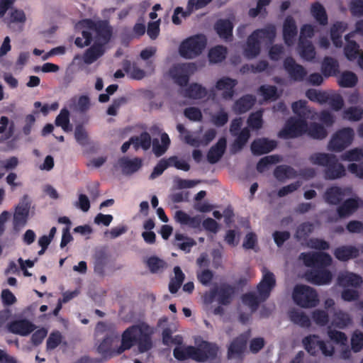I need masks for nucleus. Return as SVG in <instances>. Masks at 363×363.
<instances>
[{
	"instance_id": "obj_39",
	"label": "nucleus",
	"mask_w": 363,
	"mask_h": 363,
	"mask_svg": "<svg viewBox=\"0 0 363 363\" xmlns=\"http://www.w3.org/2000/svg\"><path fill=\"white\" fill-rule=\"evenodd\" d=\"M108 255L105 250H100L96 251L94 255V272L103 276L105 272V267L108 263Z\"/></svg>"
},
{
	"instance_id": "obj_52",
	"label": "nucleus",
	"mask_w": 363,
	"mask_h": 363,
	"mask_svg": "<svg viewBox=\"0 0 363 363\" xmlns=\"http://www.w3.org/2000/svg\"><path fill=\"white\" fill-rule=\"evenodd\" d=\"M352 322L350 315L342 311H337L334 313L333 324L339 328H344Z\"/></svg>"
},
{
	"instance_id": "obj_20",
	"label": "nucleus",
	"mask_w": 363,
	"mask_h": 363,
	"mask_svg": "<svg viewBox=\"0 0 363 363\" xmlns=\"http://www.w3.org/2000/svg\"><path fill=\"white\" fill-rule=\"evenodd\" d=\"M118 164L120 165L123 174L130 175L136 172L141 168L143 161L139 157L129 159L128 157H123L118 160Z\"/></svg>"
},
{
	"instance_id": "obj_59",
	"label": "nucleus",
	"mask_w": 363,
	"mask_h": 363,
	"mask_svg": "<svg viewBox=\"0 0 363 363\" xmlns=\"http://www.w3.org/2000/svg\"><path fill=\"white\" fill-rule=\"evenodd\" d=\"M342 160L350 162H359L363 159V150L360 148L355 147L346 151L341 156Z\"/></svg>"
},
{
	"instance_id": "obj_15",
	"label": "nucleus",
	"mask_w": 363,
	"mask_h": 363,
	"mask_svg": "<svg viewBox=\"0 0 363 363\" xmlns=\"http://www.w3.org/2000/svg\"><path fill=\"white\" fill-rule=\"evenodd\" d=\"M306 279L316 285H325L331 282L333 274L325 268L314 269L306 273Z\"/></svg>"
},
{
	"instance_id": "obj_36",
	"label": "nucleus",
	"mask_w": 363,
	"mask_h": 363,
	"mask_svg": "<svg viewBox=\"0 0 363 363\" xmlns=\"http://www.w3.org/2000/svg\"><path fill=\"white\" fill-rule=\"evenodd\" d=\"M252 33L266 43H272L276 38L277 30L273 24H267L264 28L255 30Z\"/></svg>"
},
{
	"instance_id": "obj_58",
	"label": "nucleus",
	"mask_w": 363,
	"mask_h": 363,
	"mask_svg": "<svg viewBox=\"0 0 363 363\" xmlns=\"http://www.w3.org/2000/svg\"><path fill=\"white\" fill-rule=\"evenodd\" d=\"M306 96L309 100L320 104L327 103L328 100V94L327 92L317 91L313 89H308L306 92Z\"/></svg>"
},
{
	"instance_id": "obj_31",
	"label": "nucleus",
	"mask_w": 363,
	"mask_h": 363,
	"mask_svg": "<svg viewBox=\"0 0 363 363\" xmlns=\"http://www.w3.org/2000/svg\"><path fill=\"white\" fill-rule=\"evenodd\" d=\"M215 289H216L218 302L223 306L230 304L235 293L234 287L228 284H223Z\"/></svg>"
},
{
	"instance_id": "obj_27",
	"label": "nucleus",
	"mask_w": 363,
	"mask_h": 363,
	"mask_svg": "<svg viewBox=\"0 0 363 363\" xmlns=\"http://www.w3.org/2000/svg\"><path fill=\"white\" fill-rule=\"evenodd\" d=\"M226 148V139L220 138L218 141L212 146L207 153V160L211 164H215L220 160Z\"/></svg>"
},
{
	"instance_id": "obj_25",
	"label": "nucleus",
	"mask_w": 363,
	"mask_h": 363,
	"mask_svg": "<svg viewBox=\"0 0 363 363\" xmlns=\"http://www.w3.org/2000/svg\"><path fill=\"white\" fill-rule=\"evenodd\" d=\"M345 189L333 186L328 188L324 194V199L326 203L331 205H339L345 196Z\"/></svg>"
},
{
	"instance_id": "obj_45",
	"label": "nucleus",
	"mask_w": 363,
	"mask_h": 363,
	"mask_svg": "<svg viewBox=\"0 0 363 363\" xmlns=\"http://www.w3.org/2000/svg\"><path fill=\"white\" fill-rule=\"evenodd\" d=\"M357 82L358 78L355 73L351 71H345L338 79V85L344 88H352L357 85Z\"/></svg>"
},
{
	"instance_id": "obj_24",
	"label": "nucleus",
	"mask_w": 363,
	"mask_h": 363,
	"mask_svg": "<svg viewBox=\"0 0 363 363\" xmlns=\"http://www.w3.org/2000/svg\"><path fill=\"white\" fill-rule=\"evenodd\" d=\"M256 102V98L252 94H245L235 101L233 110L237 114H242L250 110Z\"/></svg>"
},
{
	"instance_id": "obj_37",
	"label": "nucleus",
	"mask_w": 363,
	"mask_h": 363,
	"mask_svg": "<svg viewBox=\"0 0 363 363\" xmlns=\"http://www.w3.org/2000/svg\"><path fill=\"white\" fill-rule=\"evenodd\" d=\"M298 49L301 57L308 62L313 61L315 57V50L313 43L307 39H299Z\"/></svg>"
},
{
	"instance_id": "obj_34",
	"label": "nucleus",
	"mask_w": 363,
	"mask_h": 363,
	"mask_svg": "<svg viewBox=\"0 0 363 363\" xmlns=\"http://www.w3.org/2000/svg\"><path fill=\"white\" fill-rule=\"evenodd\" d=\"M337 282L340 286L344 287H359L362 283V278L359 274L352 272H345L338 276Z\"/></svg>"
},
{
	"instance_id": "obj_57",
	"label": "nucleus",
	"mask_w": 363,
	"mask_h": 363,
	"mask_svg": "<svg viewBox=\"0 0 363 363\" xmlns=\"http://www.w3.org/2000/svg\"><path fill=\"white\" fill-rule=\"evenodd\" d=\"M242 301L245 305L248 306L251 308L252 312L255 311L259 303L264 301L261 300L259 294L257 296L255 294L252 292L243 294L242 296Z\"/></svg>"
},
{
	"instance_id": "obj_4",
	"label": "nucleus",
	"mask_w": 363,
	"mask_h": 363,
	"mask_svg": "<svg viewBox=\"0 0 363 363\" xmlns=\"http://www.w3.org/2000/svg\"><path fill=\"white\" fill-rule=\"evenodd\" d=\"M161 144L157 138L151 140L150 135L147 132H142L139 136H132L131 141L134 142V149L138 150L141 147L144 150H147L152 145V152L156 157H159L163 155L168 150L170 145V139L166 133L161 134Z\"/></svg>"
},
{
	"instance_id": "obj_43",
	"label": "nucleus",
	"mask_w": 363,
	"mask_h": 363,
	"mask_svg": "<svg viewBox=\"0 0 363 363\" xmlns=\"http://www.w3.org/2000/svg\"><path fill=\"white\" fill-rule=\"evenodd\" d=\"M293 112L301 118L308 119L313 117V111L307 106V101L299 100L291 105Z\"/></svg>"
},
{
	"instance_id": "obj_63",
	"label": "nucleus",
	"mask_w": 363,
	"mask_h": 363,
	"mask_svg": "<svg viewBox=\"0 0 363 363\" xmlns=\"http://www.w3.org/2000/svg\"><path fill=\"white\" fill-rule=\"evenodd\" d=\"M312 318L313 321L320 326H325L329 322V316L328 313L324 310L317 309L312 313Z\"/></svg>"
},
{
	"instance_id": "obj_16",
	"label": "nucleus",
	"mask_w": 363,
	"mask_h": 363,
	"mask_svg": "<svg viewBox=\"0 0 363 363\" xmlns=\"http://www.w3.org/2000/svg\"><path fill=\"white\" fill-rule=\"evenodd\" d=\"M8 330L13 334L27 336L35 329V325L27 319L16 320L7 325Z\"/></svg>"
},
{
	"instance_id": "obj_28",
	"label": "nucleus",
	"mask_w": 363,
	"mask_h": 363,
	"mask_svg": "<svg viewBox=\"0 0 363 363\" xmlns=\"http://www.w3.org/2000/svg\"><path fill=\"white\" fill-rule=\"evenodd\" d=\"M214 28L221 38L226 41H230L232 40L233 25L230 20H218L215 23Z\"/></svg>"
},
{
	"instance_id": "obj_64",
	"label": "nucleus",
	"mask_w": 363,
	"mask_h": 363,
	"mask_svg": "<svg viewBox=\"0 0 363 363\" xmlns=\"http://www.w3.org/2000/svg\"><path fill=\"white\" fill-rule=\"evenodd\" d=\"M352 350L354 352H359L363 348V333L355 331L351 338Z\"/></svg>"
},
{
	"instance_id": "obj_35",
	"label": "nucleus",
	"mask_w": 363,
	"mask_h": 363,
	"mask_svg": "<svg viewBox=\"0 0 363 363\" xmlns=\"http://www.w3.org/2000/svg\"><path fill=\"white\" fill-rule=\"evenodd\" d=\"M339 63L332 57H325L321 64V72L328 78L336 76L339 73Z\"/></svg>"
},
{
	"instance_id": "obj_42",
	"label": "nucleus",
	"mask_w": 363,
	"mask_h": 363,
	"mask_svg": "<svg viewBox=\"0 0 363 363\" xmlns=\"http://www.w3.org/2000/svg\"><path fill=\"white\" fill-rule=\"evenodd\" d=\"M196 347L187 346L185 347H176L173 350L174 357L179 361H184L187 359H192L196 361Z\"/></svg>"
},
{
	"instance_id": "obj_9",
	"label": "nucleus",
	"mask_w": 363,
	"mask_h": 363,
	"mask_svg": "<svg viewBox=\"0 0 363 363\" xmlns=\"http://www.w3.org/2000/svg\"><path fill=\"white\" fill-rule=\"evenodd\" d=\"M354 137L353 128H342L333 134L328 143V149L334 152H341L352 144Z\"/></svg>"
},
{
	"instance_id": "obj_21",
	"label": "nucleus",
	"mask_w": 363,
	"mask_h": 363,
	"mask_svg": "<svg viewBox=\"0 0 363 363\" xmlns=\"http://www.w3.org/2000/svg\"><path fill=\"white\" fill-rule=\"evenodd\" d=\"M105 48L103 43L95 42L84 53L83 61L86 65H91L104 55Z\"/></svg>"
},
{
	"instance_id": "obj_44",
	"label": "nucleus",
	"mask_w": 363,
	"mask_h": 363,
	"mask_svg": "<svg viewBox=\"0 0 363 363\" xmlns=\"http://www.w3.org/2000/svg\"><path fill=\"white\" fill-rule=\"evenodd\" d=\"M352 35V33H349L345 35V38L347 41V44L344 48V53L345 57L350 61H353L357 59L359 52V45L354 40H350V38Z\"/></svg>"
},
{
	"instance_id": "obj_48",
	"label": "nucleus",
	"mask_w": 363,
	"mask_h": 363,
	"mask_svg": "<svg viewBox=\"0 0 363 363\" xmlns=\"http://www.w3.org/2000/svg\"><path fill=\"white\" fill-rule=\"evenodd\" d=\"M311 13L320 25L325 26L328 23V18L325 9L319 2L312 4Z\"/></svg>"
},
{
	"instance_id": "obj_55",
	"label": "nucleus",
	"mask_w": 363,
	"mask_h": 363,
	"mask_svg": "<svg viewBox=\"0 0 363 363\" xmlns=\"http://www.w3.org/2000/svg\"><path fill=\"white\" fill-rule=\"evenodd\" d=\"M333 262L331 256L326 252H315V259H314V267L317 269L325 268L330 265H331Z\"/></svg>"
},
{
	"instance_id": "obj_11",
	"label": "nucleus",
	"mask_w": 363,
	"mask_h": 363,
	"mask_svg": "<svg viewBox=\"0 0 363 363\" xmlns=\"http://www.w3.org/2000/svg\"><path fill=\"white\" fill-rule=\"evenodd\" d=\"M30 208V201L28 195H24L21 199L19 203L16 207L13 215V228L15 230L23 227L29 215Z\"/></svg>"
},
{
	"instance_id": "obj_8",
	"label": "nucleus",
	"mask_w": 363,
	"mask_h": 363,
	"mask_svg": "<svg viewBox=\"0 0 363 363\" xmlns=\"http://www.w3.org/2000/svg\"><path fill=\"white\" fill-rule=\"evenodd\" d=\"M302 343L305 350L312 356L317 355L319 350L325 357L333 356L335 352L334 347L320 340L318 335L313 334L305 337L302 340Z\"/></svg>"
},
{
	"instance_id": "obj_32",
	"label": "nucleus",
	"mask_w": 363,
	"mask_h": 363,
	"mask_svg": "<svg viewBox=\"0 0 363 363\" xmlns=\"http://www.w3.org/2000/svg\"><path fill=\"white\" fill-rule=\"evenodd\" d=\"M347 23L343 21H337L330 28V38L336 48L342 45V35L347 30Z\"/></svg>"
},
{
	"instance_id": "obj_6",
	"label": "nucleus",
	"mask_w": 363,
	"mask_h": 363,
	"mask_svg": "<svg viewBox=\"0 0 363 363\" xmlns=\"http://www.w3.org/2000/svg\"><path fill=\"white\" fill-rule=\"evenodd\" d=\"M292 298L294 303L305 308L315 307L319 303L317 291L312 287L303 284L294 286Z\"/></svg>"
},
{
	"instance_id": "obj_53",
	"label": "nucleus",
	"mask_w": 363,
	"mask_h": 363,
	"mask_svg": "<svg viewBox=\"0 0 363 363\" xmlns=\"http://www.w3.org/2000/svg\"><path fill=\"white\" fill-rule=\"evenodd\" d=\"M274 175L277 179L282 180L286 178L295 177L296 176V172L290 166L279 165L275 168Z\"/></svg>"
},
{
	"instance_id": "obj_14",
	"label": "nucleus",
	"mask_w": 363,
	"mask_h": 363,
	"mask_svg": "<svg viewBox=\"0 0 363 363\" xmlns=\"http://www.w3.org/2000/svg\"><path fill=\"white\" fill-rule=\"evenodd\" d=\"M196 352V361L199 362H204L207 360H212L216 358L218 347L214 344L207 341H202L197 347Z\"/></svg>"
},
{
	"instance_id": "obj_41",
	"label": "nucleus",
	"mask_w": 363,
	"mask_h": 363,
	"mask_svg": "<svg viewBox=\"0 0 363 363\" xmlns=\"http://www.w3.org/2000/svg\"><path fill=\"white\" fill-rule=\"evenodd\" d=\"M26 21V17L24 11L21 9H11L9 11L8 16L5 17L4 21L7 24L9 28H12L13 23L23 24Z\"/></svg>"
},
{
	"instance_id": "obj_13",
	"label": "nucleus",
	"mask_w": 363,
	"mask_h": 363,
	"mask_svg": "<svg viewBox=\"0 0 363 363\" xmlns=\"http://www.w3.org/2000/svg\"><path fill=\"white\" fill-rule=\"evenodd\" d=\"M262 273V279L257 285V292L261 300L266 301L276 285V279L274 274L266 268H263Z\"/></svg>"
},
{
	"instance_id": "obj_10",
	"label": "nucleus",
	"mask_w": 363,
	"mask_h": 363,
	"mask_svg": "<svg viewBox=\"0 0 363 363\" xmlns=\"http://www.w3.org/2000/svg\"><path fill=\"white\" fill-rule=\"evenodd\" d=\"M195 69L194 63L177 64L170 68L169 75L176 84L184 87L187 86L190 75Z\"/></svg>"
},
{
	"instance_id": "obj_54",
	"label": "nucleus",
	"mask_w": 363,
	"mask_h": 363,
	"mask_svg": "<svg viewBox=\"0 0 363 363\" xmlns=\"http://www.w3.org/2000/svg\"><path fill=\"white\" fill-rule=\"evenodd\" d=\"M342 118L350 121H359L363 118V108L359 106H350L344 110Z\"/></svg>"
},
{
	"instance_id": "obj_49",
	"label": "nucleus",
	"mask_w": 363,
	"mask_h": 363,
	"mask_svg": "<svg viewBox=\"0 0 363 363\" xmlns=\"http://www.w3.org/2000/svg\"><path fill=\"white\" fill-rule=\"evenodd\" d=\"M258 93L265 101H276L279 97L277 88L274 85H261L258 89Z\"/></svg>"
},
{
	"instance_id": "obj_17",
	"label": "nucleus",
	"mask_w": 363,
	"mask_h": 363,
	"mask_svg": "<svg viewBox=\"0 0 363 363\" xmlns=\"http://www.w3.org/2000/svg\"><path fill=\"white\" fill-rule=\"evenodd\" d=\"M277 142L267 138L255 140L251 144V150L255 155H261L272 151L277 147Z\"/></svg>"
},
{
	"instance_id": "obj_33",
	"label": "nucleus",
	"mask_w": 363,
	"mask_h": 363,
	"mask_svg": "<svg viewBox=\"0 0 363 363\" xmlns=\"http://www.w3.org/2000/svg\"><path fill=\"white\" fill-rule=\"evenodd\" d=\"M184 96L191 99H202L208 94L206 87L199 83L190 84L184 91Z\"/></svg>"
},
{
	"instance_id": "obj_12",
	"label": "nucleus",
	"mask_w": 363,
	"mask_h": 363,
	"mask_svg": "<svg viewBox=\"0 0 363 363\" xmlns=\"http://www.w3.org/2000/svg\"><path fill=\"white\" fill-rule=\"evenodd\" d=\"M283 66L289 77L295 82H302L307 76L306 68L296 63L292 57H286L284 60Z\"/></svg>"
},
{
	"instance_id": "obj_40",
	"label": "nucleus",
	"mask_w": 363,
	"mask_h": 363,
	"mask_svg": "<svg viewBox=\"0 0 363 363\" xmlns=\"http://www.w3.org/2000/svg\"><path fill=\"white\" fill-rule=\"evenodd\" d=\"M289 318L291 322L302 328H308L311 325L309 317L303 311L297 309H291L288 313Z\"/></svg>"
},
{
	"instance_id": "obj_61",
	"label": "nucleus",
	"mask_w": 363,
	"mask_h": 363,
	"mask_svg": "<svg viewBox=\"0 0 363 363\" xmlns=\"http://www.w3.org/2000/svg\"><path fill=\"white\" fill-rule=\"evenodd\" d=\"M152 273H157L165 267V262L156 256L149 257L146 262Z\"/></svg>"
},
{
	"instance_id": "obj_22",
	"label": "nucleus",
	"mask_w": 363,
	"mask_h": 363,
	"mask_svg": "<svg viewBox=\"0 0 363 363\" xmlns=\"http://www.w3.org/2000/svg\"><path fill=\"white\" fill-rule=\"evenodd\" d=\"M174 219L182 225L188 226L193 229L199 228L201 224V218L199 216L191 217L182 210L176 211Z\"/></svg>"
},
{
	"instance_id": "obj_3",
	"label": "nucleus",
	"mask_w": 363,
	"mask_h": 363,
	"mask_svg": "<svg viewBox=\"0 0 363 363\" xmlns=\"http://www.w3.org/2000/svg\"><path fill=\"white\" fill-rule=\"evenodd\" d=\"M309 160L313 164L325 167L324 177L326 179L334 180L345 175L344 165L339 162L335 155L321 152L314 153L309 157Z\"/></svg>"
},
{
	"instance_id": "obj_62",
	"label": "nucleus",
	"mask_w": 363,
	"mask_h": 363,
	"mask_svg": "<svg viewBox=\"0 0 363 363\" xmlns=\"http://www.w3.org/2000/svg\"><path fill=\"white\" fill-rule=\"evenodd\" d=\"M279 162V157L277 155L266 156L259 160L257 164V170L262 173L270 165Z\"/></svg>"
},
{
	"instance_id": "obj_38",
	"label": "nucleus",
	"mask_w": 363,
	"mask_h": 363,
	"mask_svg": "<svg viewBox=\"0 0 363 363\" xmlns=\"http://www.w3.org/2000/svg\"><path fill=\"white\" fill-rule=\"evenodd\" d=\"M123 69L133 79L140 80L145 77V72L139 68L135 62L125 60L122 63Z\"/></svg>"
},
{
	"instance_id": "obj_23",
	"label": "nucleus",
	"mask_w": 363,
	"mask_h": 363,
	"mask_svg": "<svg viewBox=\"0 0 363 363\" xmlns=\"http://www.w3.org/2000/svg\"><path fill=\"white\" fill-rule=\"evenodd\" d=\"M247 341V336L243 334L233 339L228 350V357L241 356L246 348Z\"/></svg>"
},
{
	"instance_id": "obj_2",
	"label": "nucleus",
	"mask_w": 363,
	"mask_h": 363,
	"mask_svg": "<svg viewBox=\"0 0 363 363\" xmlns=\"http://www.w3.org/2000/svg\"><path fill=\"white\" fill-rule=\"evenodd\" d=\"M79 26L84 28L82 31V36L74 40V44L79 48L89 45L93 40V31L96 33V42L103 43L105 45L108 43L112 35V28L106 21H94L91 19H83L79 22Z\"/></svg>"
},
{
	"instance_id": "obj_29",
	"label": "nucleus",
	"mask_w": 363,
	"mask_h": 363,
	"mask_svg": "<svg viewBox=\"0 0 363 363\" xmlns=\"http://www.w3.org/2000/svg\"><path fill=\"white\" fill-rule=\"evenodd\" d=\"M360 199L350 198L346 199L337 208V213L340 218H345L355 212L359 206Z\"/></svg>"
},
{
	"instance_id": "obj_60",
	"label": "nucleus",
	"mask_w": 363,
	"mask_h": 363,
	"mask_svg": "<svg viewBox=\"0 0 363 363\" xmlns=\"http://www.w3.org/2000/svg\"><path fill=\"white\" fill-rule=\"evenodd\" d=\"M262 123L263 120L262 111L253 112L249 116L247 124L251 128L258 130L262 128Z\"/></svg>"
},
{
	"instance_id": "obj_5",
	"label": "nucleus",
	"mask_w": 363,
	"mask_h": 363,
	"mask_svg": "<svg viewBox=\"0 0 363 363\" xmlns=\"http://www.w3.org/2000/svg\"><path fill=\"white\" fill-rule=\"evenodd\" d=\"M207 43L206 37L197 34L183 40L179 48V55L186 59H193L201 54Z\"/></svg>"
},
{
	"instance_id": "obj_7",
	"label": "nucleus",
	"mask_w": 363,
	"mask_h": 363,
	"mask_svg": "<svg viewBox=\"0 0 363 363\" xmlns=\"http://www.w3.org/2000/svg\"><path fill=\"white\" fill-rule=\"evenodd\" d=\"M307 128V119L291 117L286 121L278 136L283 139L296 138L306 133Z\"/></svg>"
},
{
	"instance_id": "obj_1",
	"label": "nucleus",
	"mask_w": 363,
	"mask_h": 363,
	"mask_svg": "<svg viewBox=\"0 0 363 363\" xmlns=\"http://www.w3.org/2000/svg\"><path fill=\"white\" fill-rule=\"evenodd\" d=\"M96 333H106L104 337L99 342L96 350L102 356L101 359L94 361L96 363H103L111 357L122 354L124 351L130 350L137 345L140 352L150 350L152 347L150 327L145 324L134 325L128 328L121 335V344L114 348L113 344L119 337L115 330L108 329L107 325L99 321L96 326Z\"/></svg>"
},
{
	"instance_id": "obj_18",
	"label": "nucleus",
	"mask_w": 363,
	"mask_h": 363,
	"mask_svg": "<svg viewBox=\"0 0 363 363\" xmlns=\"http://www.w3.org/2000/svg\"><path fill=\"white\" fill-rule=\"evenodd\" d=\"M297 33L295 20L291 16H286L283 24V38L284 43L289 46L293 45Z\"/></svg>"
},
{
	"instance_id": "obj_56",
	"label": "nucleus",
	"mask_w": 363,
	"mask_h": 363,
	"mask_svg": "<svg viewBox=\"0 0 363 363\" xmlns=\"http://www.w3.org/2000/svg\"><path fill=\"white\" fill-rule=\"evenodd\" d=\"M18 163V159L15 156L10 157L4 160L0 159V179L4 177L6 171L15 169Z\"/></svg>"
},
{
	"instance_id": "obj_30",
	"label": "nucleus",
	"mask_w": 363,
	"mask_h": 363,
	"mask_svg": "<svg viewBox=\"0 0 363 363\" xmlns=\"http://www.w3.org/2000/svg\"><path fill=\"white\" fill-rule=\"evenodd\" d=\"M359 249L352 245H343L335 248L334 256L340 261L345 262L359 256Z\"/></svg>"
},
{
	"instance_id": "obj_19",
	"label": "nucleus",
	"mask_w": 363,
	"mask_h": 363,
	"mask_svg": "<svg viewBox=\"0 0 363 363\" xmlns=\"http://www.w3.org/2000/svg\"><path fill=\"white\" fill-rule=\"evenodd\" d=\"M238 84V81L228 77H223L218 79L216 84V89L223 91V97L225 99H231L235 93L234 89Z\"/></svg>"
},
{
	"instance_id": "obj_51",
	"label": "nucleus",
	"mask_w": 363,
	"mask_h": 363,
	"mask_svg": "<svg viewBox=\"0 0 363 363\" xmlns=\"http://www.w3.org/2000/svg\"><path fill=\"white\" fill-rule=\"evenodd\" d=\"M55 123L57 126L61 127L65 132L72 130L69 123V112L66 108L61 109L60 113L55 118Z\"/></svg>"
},
{
	"instance_id": "obj_46",
	"label": "nucleus",
	"mask_w": 363,
	"mask_h": 363,
	"mask_svg": "<svg viewBox=\"0 0 363 363\" xmlns=\"http://www.w3.org/2000/svg\"><path fill=\"white\" fill-rule=\"evenodd\" d=\"M306 133L311 138L318 140H323L328 135V132L324 126L317 123H311L310 125L308 124Z\"/></svg>"
},
{
	"instance_id": "obj_47",
	"label": "nucleus",
	"mask_w": 363,
	"mask_h": 363,
	"mask_svg": "<svg viewBox=\"0 0 363 363\" xmlns=\"http://www.w3.org/2000/svg\"><path fill=\"white\" fill-rule=\"evenodd\" d=\"M227 48L223 45H217L212 48L208 52L209 61L213 63L221 62L226 58Z\"/></svg>"
},
{
	"instance_id": "obj_26",
	"label": "nucleus",
	"mask_w": 363,
	"mask_h": 363,
	"mask_svg": "<svg viewBox=\"0 0 363 363\" xmlns=\"http://www.w3.org/2000/svg\"><path fill=\"white\" fill-rule=\"evenodd\" d=\"M261 51V43L252 33L247 37L244 55L248 59H252L259 55Z\"/></svg>"
},
{
	"instance_id": "obj_50",
	"label": "nucleus",
	"mask_w": 363,
	"mask_h": 363,
	"mask_svg": "<svg viewBox=\"0 0 363 363\" xmlns=\"http://www.w3.org/2000/svg\"><path fill=\"white\" fill-rule=\"evenodd\" d=\"M314 230V225L311 222H303L300 224L296 231L295 238L298 240H306L310 234Z\"/></svg>"
}]
</instances>
